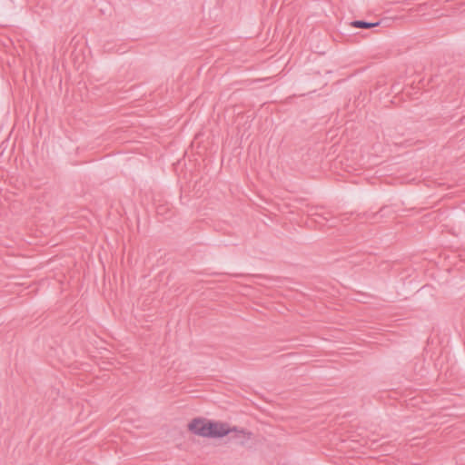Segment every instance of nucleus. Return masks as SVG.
I'll return each mask as SVG.
<instances>
[{
	"instance_id": "20e7f679",
	"label": "nucleus",
	"mask_w": 465,
	"mask_h": 465,
	"mask_svg": "<svg viewBox=\"0 0 465 465\" xmlns=\"http://www.w3.org/2000/svg\"><path fill=\"white\" fill-rule=\"evenodd\" d=\"M377 25H378L377 23H366V22H361V21H355L351 24L352 26L357 27V28H372V27L376 26Z\"/></svg>"
},
{
	"instance_id": "f03ea898",
	"label": "nucleus",
	"mask_w": 465,
	"mask_h": 465,
	"mask_svg": "<svg viewBox=\"0 0 465 465\" xmlns=\"http://www.w3.org/2000/svg\"><path fill=\"white\" fill-rule=\"evenodd\" d=\"M228 429L230 430L229 440L233 442L238 446H245L252 437V432L245 430V429H238L237 427H231L228 424Z\"/></svg>"
},
{
	"instance_id": "f257e3e1",
	"label": "nucleus",
	"mask_w": 465,
	"mask_h": 465,
	"mask_svg": "<svg viewBox=\"0 0 465 465\" xmlns=\"http://www.w3.org/2000/svg\"><path fill=\"white\" fill-rule=\"evenodd\" d=\"M188 430L198 436L206 438H222L230 433L227 422L194 418L188 424Z\"/></svg>"
},
{
	"instance_id": "7ed1b4c3",
	"label": "nucleus",
	"mask_w": 465,
	"mask_h": 465,
	"mask_svg": "<svg viewBox=\"0 0 465 465\" xmlns=\"http://www.w3.org/2000/svg\"><path fill=\"white\" fill-rule=\"evenodd\" d=\"M349 165L347 163H343V161L341 158H337L333 161L331 164V168L334 170V172L337 173L338 176L341 177V180L343 182L347 181L348 177V170L347 168Z\"/></svg>"
}]
</instances>
